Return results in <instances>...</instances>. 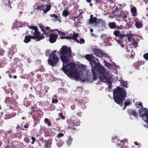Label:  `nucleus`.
Listing matches in <instances>:
<instances>
[{
  "label": "nucleus",
  "instance_id": "obj_1",
  "mask_svg": "<svg viewBox=\"0 0 148 148\" xmlns=\"http://www.w3.org/2000/svg\"><path fill=\"white\" fill-rule=\"evenodd\" d=\"M91 71L93 74V80L96 79L97 74L99 75V78L102 81L104 79L108 82L111 83V76L107 72H106L105 69L99 62H96L91 67Z\"/></svg>",
  "mask_w": 148,
  "mask_h": 148
},
{
  "label": "nucleus",
  "instance_id": "obj_2",
  "mask_svg": "<svg viewBox=\"0 0 148 148\" xmlns=\"http://www.w3.org/2000/svg\"><path fill=\"white\" fill-rule=\"evenodd\" d=\"M76 65L75 63H71L65 66L63 64L62 70L65 73H68V76L70 78H74L76 81L79 79L80 73L83 75L82 72H78V70L76 67Z\"/></svg>",
  "mask_w": 148,
  "mask_h": 148
},
{
  "label": "nucleus",
  "instance_id": "obj_3",
  "mask_svg": "<svg viewBox=\"0 0 148 148\" xmlns=\"http://www.w3.org/2000/svg\"><path fill=\"white\" fill-rule=\"evenodd\" d=\"M127 95V92L125 89L118 86L113 90V99L117 104L122 105L123 101L125 99Z\"/></svg>",
  "mask_w": 148,
  "mask_h": 148
},
{
  "label": "nucleus",
  "instance_id": "obj_4",
  "mask_svg": "<svg viewBox=\"0 0 148 148\" xmlns=\"http://www.w3.org/2000/svg\"><path fill=\"white\" fill-rule=\"evenodd\" d=\"M62 56H60V59L63 63H67L69 60L68 58L71 56V49L66 46H63L58 52Z\"/></svg>",
  "mask_w": 148,
  "mask_h": 148
},
{
  "label": "nucleus",
  "instance_id": "obj_5",
  "mask_svg": "<svg viewBox=\"0 0 148 148\" xmlns=\"http://www.w3.org/2000/svg\"><path fill=\"white\" fill-rule=\"evenodd\" d=\"M56 50H54L49 56V58L48 59L47 61L49 64L52 67L55 66L57 63L59 58L56 55L55 53Z\"/></svg>",
  "mask_w": 148,
  "mask_h": 148
},
{
  "label": "nucleus",
  "instance_id": "obj_6",
  "mask_svg": "<svg viewBox=\"0 0 148 148\" xmlns=\"http://www.w3.org/2000/svg\"><path fill=\"white\" fill-rule=\"evenodd\" d=\"M116 140L118 141L116 145L118 148H129L128 146L125 145V143L127 142V140L126 139H124L122 140H117V137H112V141L113 142Z\"/></svg>",
  "mask_w": 148,
  "mask_h": 148
},
{
  "label": "nucleus",
  "instance_id": "obj_7",
  "mask_svg": "<svg viewBox=\"0 0 148 148\" xmlns=\"http://www.w3.org/2000/svg\"><path fill=\"white\" fill-rule=\"evenodd\" d=\"M85 58L89 62L91 66L95 64V62H98V60L97 58L94 57L92 55L87 54L85 56Z\"/></svg>",
  "mask_w": 148,
  "mask_h": 148
},
{
  "label": "nucleus",
  "instance_id": "obj_8",
  "mask_svg": "<svg viewBox=\"0 0 148 148\" xmlns=\"http://www.w3.org/2000/svg\"><path fill=\"white\" fill-rule=\"evenodd\" d=\"M103 22V20L100 19H97L96 17H93V15L91 14L90 16V18L89 20L88 23L89 24H98L99 23Z\"/></svg>",
  "mask_w": 148,
  "mask_h": 148
},
{
  "label": "nucleus",
  "instance_id": "obj_9",
  "mask_svg": "<svg viewBox=\"0 0 148 148\" xmlns=\"http://www.w3.org/2000/svg\"><path fill=\"white\" fill-rule=\"evenodd\" d=\"M73 121L72 119L68 120L67 121V123H68L67 127V129L70 130L72 133H74L77 130V129L75 127V126H74V124L71 123V122Z\"/></svg>",
  "mask_w": 148,
  "mask_h": 148
},
{
  "label": "nucleus",
  "instance_id": "obj_10",
  "mask_svg": "<svg viewBox=\"0 0 148 148\" xmlns=\"http://www.w3.org/2000/svg\"><path fill=\"white\" fill-rule=\"evenodd\" d=\"M5 102L11 107L12 105L17 103L15 98L13 97H7L5 100Z\"/></svg>",
  "mask_w": 148,
  "mask_h": 148
},
{
  "label": "nucleus",
  "instance_id": "obj_11",
  "mask_svg": "<svg viewBox=\"0 0 148 148\" xmlns=\"http://www.w3.org/2000/svg\"><path fill=\"white\" fill-rule=\"evenodd\" d=\"M134 21L135 22V25L136 28L139 29L143 27V24L141 21L139 20V19L136 17L134 18Z\"/></svg>",
  "mask_w": 148,
  "mask_h": 148
},
{
  "label": "nucleus",
  "instance_id": "obj_12",
  "mask_svg": "<svg viewBox=\"0 0 148 148\" xmlns=\"http://www.w3.org/2000/svg\"><path fill=\"white\" fill-rule=\"evenodd\" d=\"M139 116L144 118L148 113V110L146 108H140L139 110Z\"/></svg>",
  "mask_w": 148,
  "mask_h": 148
},
{
  "label": "nucleus",
  "instance_id": "obj_13",
  "mask_svg": "<svg viewBox=\"0 0 148 148\" xmlns=\"http://www.w3.org/2000/svg\"><path fill=\"white\" fill-rule=\"evenodd\" d=\"M38 29L36 30L34 33V36H36L38 38L37 40H36V41H39L45 38V37L43 35V34H40V32L38 31Z\"/></svg>",
  "mask_w": 148,
  "mask_h": 148
},
{
  "label": "nucleus",
  "instance_id": "obj_14",
  "mask_svg": "<svg viewBox=\"0 0 148 148\" xmlns=\"http://www.w3.org/2000/svg\"><path fill=\"white\" fill-rule=\"evenodd\" d=\"M92 51L94 54L96 56L99 57L103 56L102 52L101 50L94 48L93 49Z\"/></svg>",
  "mask_w": 148,
  "mask_h": 148
},
{
  "label": "nucleus",
  "instance_id": "obj_15",
  "mask_svg": "<svg viewBox=\"0 0 148 148\" xmlns=\"http://www.w3.org/2000/svg\"><path fill=\"white\" fill-rule=\"evenodd\" d=\"M101 39L103 40L104 42L108 43L112 39L111 37L108 36L106 34H103L101 35Z\"/></svg>",
  "mask_w": 148,
  "mask_h": 148
},
{
  "label": "nucleus",
  "instance_id": "obj_16",
  "mask_svg": "<svg viewBox=\"0 0 148 148\" xmlns=\"http://www.w3.org/2000/svg\"><path fill=\"white\" fill-rule=\"evenodd\" d=\"M58 35L54 34H51L49 36V40L50 43H53L55 42L58 38Z\"/></svg>",
  "mask_w": 148,
  "mask_h": 148
},
{
  "label": "nucleus",
  "instance_id": "obj_17",
  "mask_svg": "<svg viewBox=\"0 0 148 148\" xmlns=\"http://www.w3.org/2000/svg\"><path fill=\"white\" fill-rule=\"evenodd\" d=\"M127 112L130 116L133 115L136 118L138 117V114L135 110H132L131 109L128 110L127 111Z\"/></svg>",
  "mask_w": 148,
  "mask_h": 148
},
{
  "label": "nucleus",
  "instance_id": "obj_18",
  "mask_svg": "<svg viewBox=\"0 0 148 148\" xmlns=\"http://www.w3.org/2000/svg\"><path fill=\"white\" fill-rule=\"evenodd\" d=\"M34 90H35L36 94V95H40L42 94V87L40 86H39L37 87L36 88H34Z\"/></svg>",
  "mask_w": 148,
  "mask_h": 148
},
{
  "label": "nucleus",
  "instance_id": "obj_19",
  "mask_svg": "<svg viewBox=\"0 0 148 148\" xmlns=\"http://www.w3.org/2000/svg\"><path fill=\"white\" fill-rule=\"evenodd\" d=\"M131 12L132 14V15L134 16H136L138 15L136 8L135 7L131 8Z\"/></svg>",
  "mask_w": 148,
  "mask_h": 148
},
{
  "label": "nucleus",
  "instance_id": "obj_20",
  "mask_svg": "<svg viewBox=\"0 0 148 148\" xmlns=\"http://www.w3.org/2000/svg\"><path fill=\"white\" fill-rule=\"evenodd\" d=\"M16 116V114L15 112H12L11 113L6 114L5 115V118L6 119H9L12 118Z\"/></svg>",
  "mask_w": 148,
  "mask_h": 148
},
{
  "label": "nucleus",
  "instance_id": "obj_21",
  "mask_svg": "<svg viewBox=\"0 0 148 148\" xmlns=\"http://www.w3.org/2000/svg\"><path fill=\"white\" fill-rule=\"evenodd\" d=\"M27 98L26 97L24 99V101L23 104L24 106H29L30 105V101L29 100H27Z\"/></svg>",
  "mask_w": 148,
  "mask_h": 148
},
{
  "label": "nucleus",
  "instance_id": "obj_22",
  "mask_svg": "<svg viewBox=\"0 0 148 148\" xmlns=\"http://www.w3.org/2000/svg\"><path fill=\"white\" fill-rule=\"evenodd\" d=\"M116 16L118 17H121L123 18H125L127 17V15L124 13L123 11L120 12V14L116 15Z\"/></svg>",
  "mask_w": 148,
  "mask_h": 148
},
{
  "label": "nucleus",
  "instance_id": "obj_23",
  "mask_svg": "<svg viewBox=\"0 0 148 148\" xmlns=\"http://www.w3.org/2000/svg\"><path fill=\"white\" fill-rule=\"evenodd\" d=\"M40 28L41 29V31L43 32V33L42 34L45 35H47V36L48 35V33L49 32H47L45 30V27L44 26L41 25L40 27Z\"/></svg>",
  "mask_w": 148,
  "mask_h": 148
},
{
  "label": "nucleus",
  "instance_id": "obj_24",
  "mask_svg": "<svg viewBox=\"0 0 148 148\" xmlns=\"http://www.w3.org/2000/svg\"><path fill=\"white\" fill-rule=\"evenodd\" d=\"M72 120L73 121L71 122V123L74 124V126H77L80 125V122L79 121L77 120H74L72 119Z\"/></svg>",
  "mask_w": 148,
  "mask_h": 148
},
{
  "label": "nucleus",
  "instance_id": "obj_25",
  "mask_svg": "<svg viewBox=\"0 0 148 148\" xmlns=\"http://www.w3.org/2000/svg\"><path fill=\"white\" fill-rule=\"evenodd\" d=\"M141 64V62L140 61H138L135 62L133 64V66L135 69H137L138 67H140Z\"/></svg>",
  "mask_w": 148,
  "mask_h": 148
},
{
  "label": "nucleus",
  "instance_id": "obj_26",
  "mask_svg": "<svg viewBox=\"0 0 148 148\" xmlns=\"http://www.w3.org/2000/svg\"><path fill=\"white\" fill-rule=\"evenodd\" d=\"M31 41L29 35H26L25 37L24 42L25 43H28Z\"/></svg>",
  "mask_w": 148,
  "mask_h": 148
},
{
  "label": "nucleus",
  "instance_id": "obj_27",
  "mask_svg": "<svg viewBox=\"0 0 148 148\" xmlns=\"http://www.w3.org/2000/svg\"><path fill=\"white\" fill-rule=\"evenodd\" d=\"M116 23L114 22L110 23L109 24V27L110 29H114L116 27Z\"/></svg>",
  "mask_w": 148,
  "mask_h": 148
},
{
  "label": "nucleus",
  "instance_id": "obj_28",
  "mask_svg": "<svg viewBox=\"0 0 148 148\" xmlns=\"http://www.w3.org/2000/svg\"><path fill=\"white\" fill-rule=\"evenodd\" d=\"M69 12L67 11V10H64L62 12V15L64 17H66L68 16V15L69 14Z\"/></svg>",
  "mask_w": 148,
  "mask_h": 148
},
{
  "label": "nucleus",
  "instance_id": "obj_29",
  "mask_svg": "<svg viewBox=\"0 0 148 148\" xmlns=\"http://www.w3.org/2000/svg\"><path fill=\"white\" fill-rule=\"evenodd\" d=\"M51 6L50 5H46V8L45 10H43V12L45 14L51 9Z\"/></svg>",
  "mask_w": 148,
  "mask_h": 148
},
{
  "label": "nucleus",
  "instance_id": "obj_30",
  "mask_svg": "<svg viewBox=\"0 0 148 148\" xmlns=\"http://www.w3.org/2000/svg\"><path fill=\"white\" fill-rule=\"evenodd\" d=\"M15 53L12 51V50H9L8 52V56L10 59H12V56Z\"/></svg>",
  "mask_w": 148,
  "mask_h": 148
},
{
  "label": "nucleus",
  "instance_id": "obj_31",
  "mask_svg": "<svg viewBox=\"0 0 148 148\" xmlns=\"http://www.w3.org/2000/svg\"><path fill=\"white\" fill-rule=\"evenodd\" d=\"M64 143V141L61 140H59L57 143V145L58 147H61L62 146Z\"/></svg>",
  "mask_w": 148,
  "mask_h": 148
},
{
  "label": "nucleus",
  "instance_id": "obj_32",
  "mask_svg": "<svg viewBox=\"0 0 148 148\" xmlns=\"http://www.w3.org/2000/svg\"><path fill=\"white\" fill-rule=\"evenodd\" d=\"M11 107H10V109H12L14 110H17L19 109V107L17 105V103L14 104V105H12L11 106Z\"/></svg>",
  "mask_w": 148,
  "mask_h": 148
},
{
  "label": "nucleus",
  "instance_id": "obj_33",
  "mask_svg": "<svg viewBox=\"0 0 148 148\" xmlns=\"http://www.w3.org/2000/svg\"><path fill=\"white\" fill-rule=\"evenodd\" d=\"M44 121L45 123L46 124H47V125L49 126H50L51 125V122L50 121V120H49L48 118H45L44 119Z\"/></svg>",
  "mask_w": 148,
  "mask_h": 148
},
{
  "label": "nucleus",
  "instance_id": "obj_34",
  "mask_svg": "<svg viewBox=\"0 0 148 148\" xmlns=\"http://www.w3.org/2000/svg\"><path fill=\"white\" fill-rule=\"evenodd\" d=\"M34 98V96L31 94H29V97L27 98V99L30 101L31 102H32Z\"/></svg>",
  "mask_w": 148,
  "mask_h": 148
},
{
  "label": "nucleus",
  "instance_id": "obj_35",
  "mask_svg": "<svg viewBox=\"0 0 148 148\" xmlns=\"http://www.w3.org/2000/svg\"><path fill=\"white\" fill-rule=\"evenodd\" d=\"M114 35L116 37H119L121 33L118 30H115L114 32Z\"/></svg>",
  "mask_w": 148,
  "mask_h": 148
},
{
  "label": "nucleus",
  "instance_id": "obj_36",
  "mask_svg": "<svg viewBox=\"0 0 148 148\" xmlns=\"http://www.w3.org/2000/svg\"><path fill=\"white\" fill-rule=\"evenodd\" d=\"M10 50H12V51L14 53L16 52L17 51L15 45H12Z\"/></svg>",
  "mask_w": 148,
  "mask_h": 148
},
{
  "label": "nucleus",
  "instance_id": "obj_37",
  "mask_svg": "<svg viewBox=\"0 0 148 148\" xmlns=\"http://www.w3.org/2000/svg\"><path fill=\"white\" fill-rule=\"evenodd\" d=\"M73 141V138H71V136L68 138V140H66V143L68 145H70L71 144V142Z\"/></svg>",
  "mask_w": 148,
  "mask_h": 148
},
{
  "label": "nucleus",
  "instance_id": "obj_38",
  "mask_svg": "<svg viewBox=\"0 0 148 148\" xmlns=\"http://www.w3.org/2000/svg\"><path fill=\"white\" fill-rule=\"evenodd\" d=\"M136 107L138 108H139L140 106L141 108H142L143 107L142 105V103L141 102H137L136 103Z\"/></svg>",
  "mask_w": 148,
  "mask_h": 148
},
{
  "label": "nucleus",
  "instance_id": "obj_39",
  "mask_svg": "<svg viewBox=\"0 0 148 148\" xmlns=\"http://www.w3.org/2000/svg\"><path fill=\"white\" fill-rule=\"evenodd\" d=\"M45 5H42L41 6H38L36 9V10L39 9L40 10H44V9L45 8Z\"/></svg>",
  "mask_w": 148,
  "mask_h": 148
},
{
  "label": "nucleus",
  "instance_id": "obj_40",
  "mask_svg": "<svg viewBox=\"0 0 148 148\" xmlns=\"http://www.w3.org/2000/svg\"><path fill=\"white\" fill-rule=\"evenodd\" d=\"M79 34L78 33H77L76 34H73V36H71V39H73V40H75L76 38L78 36Z\"/></svg>",
  "mask_w": 148,
  "mask_h": 148
},
{
  "label": "nucleus",
  "instance_id": "obj_41",
  "mask_svg": "<svg viewBox=\"0 0 148 148\" xmlns=\"http://www.w3.org/2000/svg\"><path fill=\"white\" fill-rule=\"evenodd\" d=\"M122 28H123V26L122 25H121L120 26H118L116 25V27L114 29H121Z\"/></svg>",
  "mask_w": 148,
  "mask_h": 148
},
{
  "label": "nucleus",
  "instance_id": "obj_42",
  "mask_svg": "<svg viewBox=\"0 0 148 148\" xmlns=\"http://www.w3.org/2000/svg\"><path fill=\"white\" fill-rule=\"evenodd\" d=\"M5 51L2 48L0 47V56H3L4 54Z\"/></svg>",
  "mask_w": 148,
  "mask_h": 148
},
{
  "label": "nucleus",
  "instance_id": "obj_43",
  "mask_svg": "<svg viewBox=\"0 0 148 148\" xmlns=\"http://www.w3.org/2000/svg\"><path fill=\"white\" fill-rule=\"evenodd\" d=\"M29 28L33 30H34L35 31L38 29L37 27L36 26H28Z\"/></svg>",
  "mask_w": 148,
  "mask_h": 148
},
{
  "label": "nucleus",
  "instance_id": "obj_44",
  "mask_svg": "<svg viewBox=\"0 0 148 148\" xmlns=\"http://www.w3.org/2000/svg\"><path fill=\"white\" fill-rule=\"evenodd\" d=\"M55 30H57L58 31V34L60 35H61L62 36H64L65 35V34L64 33L60 31H59L58 29H56Z\"/></svg>",
  "mask_w": 148,
  "mask_h": 148
},
{
  "label": "nucleus",
  "instance_id": "obj_45",
  "mask_svg": "<svg viewBox=\"0 0 148 148\" xmlns=\"http://www.w3.org/2000/svg\"><path fill=\"white\" fill-rule=\"evenodd\" d=\"M103 82H106L107 83H108L109 84L108 86V88L111 89L112 88V82H111V83H109L107 81H106L105 79L103 81Z\"/></svg>",
  "mask_w": 148,
  "mask_h": 148
},
{
  "label": "nucleus",
  "instance_id": "obj_46",
  "mask_svg": "<svg viewBox=\"0 0 148 148\" xmlns=\"http://www.w3.org/2000/svg\"><path fill=\"white\" fill-rule=\"evenodd\" d=\"M133 35L131 34H127L126 36L128 38V41H130L131 40V37Z\"/></svg>",
  "mask_w": 148,
  "mask_h": 148
},
{
  "label": "nucleus",
  "instance_id": "obj_47",
  "mask_svg": "<svg viewBox=\"0 0 148 148\" xmlns=\"http://www.w3.org/2000/svg\"><path fill=\"white\" fill-rule=\"evenodd\" d=\"M121 83L122 84L123 86L125 87L126 88H127V82H125L123 81Z\"/></svg>",
  "mask_w": 148,
  "mask_h": 148
},
{
  "label": "nucleus",
  "instance_id": "obj_48",
  "mask_svg": "<svg viewBox=\"0 0 148 148\" xmlns=\"http://www.w3.org/2000/svg\"><path fill=\"white\" fill-rule=\"evenodd\" d=\"M60 38L62 39H71V36H67L65 37H61Z\"/></svg>",
  "mask_w": 148,
  "mask_h": 148
},
{
  "label": "nucleus",
  "instance_id": "obj_49",
  "mask_svg": "<svg viewBox=\"0 0 148 148\" xmlns=\"http://www.w3.org/2000/svg\"><path fill=\"white\" fill-rule=\"evenodd\" d=\"M143 57L146 60H148V53H145L143 55Z\"/></svg>",
  "mask_w": 148,
  "mask_h": 148
},
{
  "label": "nucleus",
  "instance_id": "obj_50",
  "mask_svg": "<svg viewBox=\"0 0 148 148\" xmlns=\"http://www.w3.org/2000/svg\"><path fill=\"white\" fill-rule=\"evenodd\" d=\"M126 36V35L123 34L121 33L119 36V39L120 40L122 39H123V37H125Z\"/></svg>",
  "mask_w": 148,
  "mask_h": 148
},
{
  "label": "nucleus",
  "instance_id": "obj_51",
  "mask_svg": "<svg viewBox=\"0 0 148 148\" xmlns=\"http://www.w3.org/2000/svg\"><path fill=\"white\" fill-rule=\"evenodd\" d=\"M129 101H130V100L129 99H127V101H125V102L124 104H125V106H129L130 104V103Z\"/></svg>",
  "mask_w": 148,
  "mask_h": 148
},
{
  "label": "nucleus",
  "instance_id": "obj_52",
  "mask_svg": "<svg viewBox=\"0 0 148 148\" xmlns=\"http://www.w3.org/2000/svg\"><path fill=\"white\" fill-rule=\"evenodd\" d=\"M132 45L134 46L135 47H136L138 45V42L134 40L133 42L132 43Z\"/></svg>",
  "mask_w": 148,
  "mask_h": 148
},
{
  "label": "nucleus",
  "instance_id": "obj_53",
  "mask_svg": "<svg viewBox=\"0 0 148 148\" xmlns=\"http://www.w3.org/2000/svg\"><path fill=\"white\" fill-rule=\"evenodd\" d=\"M64 136V134L61 133H60L57 135V137L58 138H60L61 137H63Z\"/></svg>",
  "mask_w": 148,
  "mask_h": 148
},
{
  "label": "nucleus",
  "instance_id": "obj_54",
  "mask_svg": "<svg viewBox=\"0 0 148 148\" xmlns=\"http://www.w3.org/2000/svg\"><path fill=\"white\" fill-rule=\"evenodd\" d=\"M59 116L62 119H65V117L63 115L62 113L61 112L59 114Z\"/></svg>",
  "mask_w": 148,
  "mask_h": 148
},
{
  "label": "nucleus",
  "instance_id": "obj_55",
  "mask_svg": "<svg viewBox=\"0 0 148 148\" xmlns=\"http://www.w3.org/2000/svg\"><path fill=\"white\" fill-rule=\"evenodd\" d=\"M36 77L40 81H42V78L40 75L37 74L36 75Z\"/></svg>",
  "mask_w": 148,
  "mask_h": 148
},
{
  "label": "nucleus",
  "instance_id": "obj_56",
  "mask_svg": "<svg viewBox=\"0 0 148 148\" xmlns=\"http://www.w3.org/2000/svg\"><path fill=\"white\" fill-rule=\"evenodd\" d=\"M58 102V100L57 99H54V98L52 99V102L54 103H57Z\"/></svg>",
  "mask_w": 148,
  "mask_h": 148
},
{
  "label": "nucleus",
  "instance_id": "obj_57",
  "mask_svg": "<svg viewBox=\"0 0 148 148\" xmlns=\"http://www.w3.org/2000/svg\"><path fill=\"white\" fill-rule=\"evenodd\" d=\"M85 40L83 38H81L80 39V41L79 42V43L80 44H83L84 43Z\"/></svg>",
  "mask_w": 148,
  "mask_h": 148
},
{
  "label": "nucleus",
  "instance_id": "obj_58",
  "mask_svg": "<svg viewBox=\"0 0 148 148\" xmlns=\"http://www.w3.org/2000/svg\"><path fill=\"white\" fill-rule=\"evenodd\" d=\"M30 37V39L31 40V39L32 38L33 39L35 40L36 39V40H37L38 38H37L36 36H30L29 35Z\"/></svg>",
  "mask_w": 148,
  "mask_h": 148
},
{
  "label": "nucleus",
  "instance_id": "obj_59",
  "mask_svg": "<svg viewBox=\"0 0 148 148\" xmlns=\"http://www.w3.org/2000/svg\"><path fill=\"white\" fill-rule=\"evenodd\" d=\"M50 16L52 18H57L58 16L57 15H56L55 14H50Z\"/></svg>",
  "mask_w": 148,
  "mask_h": 148
},
{
  "label": "nucleus",
  "instance_id": "obj_60",
  "mask_svg": "<svg viewBox=\"0 0 148 148\" xmlns=\"http://www.w3.org/2000/svg\"><path fill=\"white\" fill-rule=\"evenodd\" d=\"M24 140L25 142L28 143L29 142V139L28 138L26 137L24 139Z\"/></svg>",
  "mask_w": 148,
  "mask_h": 148
},
{
  "label": "nucleus",
  "instance_id": "obj_61",
  "mask_svg": "<svg viewBox=\"0 0 148 148\" xmlns=\"http://www.w3.org/2000/svg\"><path fill=\"white\" fill-rule=\"evenodd\" d=\"M104 62L105 63V66H106L110 67V64L109 63L107 62L106 61H104Z\"/></svg>",
  "mask_w": 148,
  "mask_h": 148
},
{
  "label": "nucleus",
  "instance_id": "obj_62",
  "mask_svg": "<svg viewBox=\"0 0 148 148\" xmlns=\"http://www.w3.org/2000/svg\"><path fill=\"white\" fill-rule=\"evenodd\" d=\"M49 88L47 86V87H45V88L43 89V92H48V90H49Z\"/></svg>",
  "mask_w": 148,
  "mask_h": 148
},
{
  "label": "nucleus",
  "instance_id": "obj_63",
  "mask_svg": "<svg viewBox=\"0 0 148 148\" xmlns=\"http://www.w3.org/2000/svg\"><path fill=\"white\" fill-rule=\"evenodd\" d=\"M31 139L32 140V141L31 143V144H34L35 142L36 141V139L34 137H31Z\"/></svg>",
  "mask_w": 148,
  "mask_h": 148
},
{
  "label": "nucleus",
  "instance_id": "obj_64",
  "mask_svg": "<svg viewBox=\"0 0 148 148\" xmlns=\"http://www.w3.org/2000/svg\"><path fill=\"white\" fill-rule=\"evenodd\" d=\"M145 121L146 123V124L145 125H144V126L145 127H148V120L146 119L145 120Z\"/></svg>",
  "mask_w": 148,
  "mask_h": 148
}]
</instances>
